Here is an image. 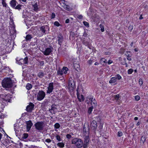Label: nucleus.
<instances>
[{
    "label": "nucleus",
    "instance_id": "1",
    "mask_svg": "<svg viewBox=\"0 0 148 148\" xmlns=\"http://www.w3.org/2000/svg\"><path fill=\"white\" fill-rule=\"evenodd\" d=\"M2 87L5 88H11L12 86L13 82L10 78H4L1 82Z\"/></svg>",
    "mask_w": 148,
    "mask_h": 148
},
{
    "label": "nucleus",
    "instance_id": "2",
    "mask_svg": "<svg viewBox=\"0 0 148 148\" xmlns=\"http://www.w3.org/2000/svg\"><path fill=\"white\" fill-rule=\"evenodd\" d=\"M72 144H74L77 148H81L83 146L84 143L83 140L80 138H75L72 139Z\"/></svg>",
    "mask_w": 148,
    "mask_h": 148
},
{
    "label": "nucleus",
    "instance_id": "3",
    "mask_svg": "<svg viewBox=\"0 0 148 148\" xmlns=\"http://www.w3.org/2000/svg\"><path fill=\"white\" fill-rule=\"evenodd\" d=\"M44 123L42 121L38 122L36 123L34 125L35 128L38 131H41L42 130L44 129Z\"/></svg>",
    "mask_w": 148,
    "mask_h": 148
},
{
    "label": "nucleus",
    "instance_id": "4",
    "mask_svg": "<svg viewBox=\"0 0 148 148\" xmlns=\"http://www.w3.org/2000/svg\"><path fill=\"white\" fill-rule=\"evenodd\" d=\"M45 93L42 90L39 91L37 95V99L38 101L42 100L45 97Z\"/></svg>",
    "mask_w": 148,
    "mask_h": 148
},
{
    "label": "nucleus",
    "instance_id": "5",
    "mask_svg": "<svg viewBox=\"0 0 148 148\" xmlns=\"http://www.w3.org/2000/svg\"><path fill=\"white\" fill-rule=\"evenodd\" d=\"M49 47L46 48L44 51H42L44 55L45 56L49 55L53 51V47L51 46H49Z\"/></svg>",
    "mask_w": 148,
    "mask_h": 148
},
{
    "label": "nucleus",
    "instance_id": "6",
    "mask_svg": "<svg viewBox=\"0 0 148 148\" xmlns=\"http://www.w3.org/2000/svg\"><path fill=\"white\" fill-rule=\"evenodd\" d=\"M69 70L65 66L61 70L59 69L57 71V74L59 75H62L63 73L66 74L67 73V72Z\"/></svg>",
    "mask_w": 148,
    "mask_h": 148
},
{
    "label": "nucleus",
    "instance_id": "7",
    "mask_svg": "<svg viewBox=\"0 0 148 148\" xmlns=\"http://www.w3.org/2000/svg\"><path fill=\"white\" fill-rule=\"evenodd\" d=\"M40 30L42 32L43 34H46L47 33V30L49 31V28L47 25H44L42 26L40 28Z\"/></svg>",
    "mask_w": 148,
    "mask_h": 148
},
{
    "label": "nucleus",
    "instance_id": "8",
    "mask_svg": "<svg viewBox=\"0 0 148 148\" xmlns=\"http://www.w3.org/2000/svg\"><path fill=\"white\" fill-rule=\"evenodd\" d=\"M69 89L70 90H73V87L75 85V82L74 80L71 77H70L69 79Z\"/></svg>",
    "mask_w": 148,
    "mask_h": 148
},
{
    "label": "nucleus",
    "instance_id": "9",
    "mask_svg": "<svg viewBox=\"0 0 148 148\" xmlns=\"http://www.w3.org/2000/svg\"><path fill=\"white\" fill-rule=\"evenodd\" d=\"M47 88L48 90L47 91V94H50L51 93L54 89L53 83V82L49 83Z\"/></svg>",
    "mask_w": 148,
    "mask_h": 148
},
{
    "label": "nucleus",
    "instance_id": "10",
    "mask_svg": "<svg viewBox=\"0 0 148 148\" xmlns=\"http://www.w3.org/2000/svg\"><path fill=\"white\" fill-rule=\"evenodd\" d=\"M34 106V104L33 103H30L26 107V111L29 112H31L33 110Z\"/></svg>",
    "mask_w": 148,
    "mask_h": 148
},
{
    "label": "nucleus",
    "instance_id": "11",
    "mask_svg": "<svg viewBox=\"0 0 148 148\" xmlns=\"http://www.w3.org/2000/svg\"><path fill=\"white\" fill-rule=\"evenodd\" d=\"M58 44L61 46L62 44V43L63 40L64 38L63 36H62L61 34H58Z\"/></svg>",
    "mask_w": 148,
    "mask_h": 148
},
{
    "label": "nucleus",
    "instance_id": "12",
    "mask_svg": "<svg viewBox=\"0 0 148 148\" xmlns=\"http://www.w3.org/2000/svg\"><path fill=\"white\" fill-rule=\"evenodd\" d=\"M26 124H27L26 129L27 131H29L32 126L33 124L31 121L29 120L26 121Z\"/></svg>",
    "mask_w": 148,
    "mask_h": 148
},
{
    "label": "nucleus",
    "instance_id": "13",
    "mask_svg": "<svg viewBox=\"0 0 148 148\" xmlns=\"http://www.w3.org/2000/svg\"><path fill=\"white\" fill-rule=\"evenodd\" d=\"M97 126V123L95 121L93 120L91 122L90 126L94 131L96 130Z\"/></svg>",
    "mask_w": 148,
    "mask_h": 148
},
{
    "label": "nucleus",
    "instance_id": "14",
    "mask_svg": "<svg viewBox=\"0 0 148 148\" xmlns=\"http://www.w3.org/2000/svg\"><path fill=\"white\" fill-rule=\"evenodd\" d=\"M82 43L84 45L86 46H87L89 49H91V48L90 47L91 45V43L86 41L85 40V38L83 39Z\"/></svg>",
    "mask_w": 148,
    "mask_h": 148
},
{
    "label": "nucleus",
    "instance_id": "15",
    "mask_svg": "<svg viewBox=\"0 0 148 148\" xmlns=\"http://www.w3.org/2000/svg\"><path fill=\"white\" fill-rule=\"evenodd\" d=\"M89 130V128L88 125L87 123L84 124L83 131L86 133H88Z\"/></svg>",
    "mask_w": 148,
    "mask_h": 148
},
{
    "label": "nucleus",
    "instance_id": "16",
    "mask_svg": "<svg viewBox=\"0 0 148 148\" xmlns=\"http://www.w3.org/2000/svg\"><path fill=\"white\" fill-rule=\"evenodd\" d=\"M89 141V138L88 136H85L84 138V145H88Z\"/></svg>",
    "mask_w": 148,
    "mask_h": 148
},
{
    "label": "nucleus",
    "instance_id": "17",
    "mask_svg": "<svg viewBox=\"0 0 148 148\" xmlns=\"http://www.w3.org/2000/svg\"><path fill=\"white\" fill-rule=\"evenodd\" d=\"M18 3L17 2L16 0H12L10 2L11 6L13 8H14L16 6V4Z\"/></svg>",
    "mask_w": 148,
    "mask_h": 148
},
{
    "label": "nucleus",
    "instance_id": "18",
    "mask_svg": "<svg viewBox=\"0 0 148 148\" xmlns=\"http://www.w3.org/2000/svg\"><path fill=\"white\" fill-rule=\"evenodd\" d=\"M0 97L4 100L10 102V99L8 98L7 95L5 94H0Z\"/></svg>",
    "mask_w": 148,
    "mask_h": 148
},
{
    "label": "nucleus",
    "instance_id": "19",
    "mask_svg": "<svg viewBox=\"0 0 148 148\" xmlns=\"http://www.w3.org/2000/svg\"><path fill=\"white\" fill-rule=\"evenodd\" d=\"M28 58L27 57L25 58L24 59H20L22 64H26L28 63Z\"/></svg>",
    "mask_w": 148,
    "mask_h": 148
},
{
    "label": "nucleus",
    "instance_id": "20",
    "mask_svg": "<svg viewBox=\"0 0 148 148\" xmlns=\"http://www.w3.org/2000/svg\"><path fill=\"white\" fill-rule=\"evenodd\" d=\"M59 2L63 7V6L66 5L67 4H69L68 2L64 0H61Z\"/></svg>",
    "mask_w": 148,
    "mask_h": 148
},
{
    "label": "nucleus",
    "instance_id": "21",
    "mask_svg": "<svg viewBox=\"0 0 148 148\" xmlns=\"http://www.w3.org/2000/svg\"><path fill=\"white\" fill-rule=\"evenodd\" d=\"M33 7L34 8V11L37 12L38 11V5L37 2L34 4L32 5Z\"/></svg>",
    "mask_w": 148,
    "mask_h": 148
},
{
    "label": "nucleus",
    "instance_id": "22",
    "mask_svg": "<svg viewBox=\"0 0 148 148\" xmlns=\"http://www.w3.org/2000/svg\"><path fill=\"white\" fill-rule=\"evenodd\" d=\"M9 142V140L8 139H4L3 138V140H1V143L4 145L9 144V143H10Z\"/></svg>",
    "mask_w": 148,
    "mask_h": 148
},
{
    "label": "nucleus",
    "instance_id": "23",
    "mask_svg": "<svg viewBox=\"0 0 148 148\" xmlns=\"http://www.w3.org/2000/svg\"><path fill=\"white\" fill-rule=\"evenodd\" d=\"M116 78L115 77H112L109 81L110 84H114L116 83Z\"/></svg>",
    "mask_w": 148,
    "mask_h": 148
},
{
    "label": "nucleus",
    "instance_id": "24",
    "mask_svg": "<svg viewBox=\"0 0 148 148\" xmlns=\"http://www.w3.org/2000/svg\"><path fill=\"white\" fill-rule=\"evenodd\" d=\"M23 6L22 5L20 4H18L16 6H15L14 8L15 9L18 10H20L22 8H23Z\"/></svg>",
    "mask_w": 148,
    "mask_h": 148
},
{
    "label": "nucleus",
    "instance_id": "25",
    "mask_svg": "<svg viewBox=\"0 0 148 148\" xmlns=\"http://www.w3.org/2000/svg\"><path fill=\"white\" fill-rule=\"evenodd\" d=\"M37 76L39 78H42L44 76V74L42 71H40L38 73Z\"/></svg>",
    "mask_w": 148,
    "mask_h": 148
},
{
    "label": "nucleus",
    "instance_id": "26",
    "mask_svg": "<svg viewBox=\"0 0 148 148\" xmlns=\"http://www.w3.org/2000/svg\"><path fill=\"white\" fill-rule=\"evenodd\" d=\"M75 69L77 71L80 70L79 68L80 67L79 65L78 64H74L73 65Z\"/></svg>",
    "mask_w": 148,
    "mask_h": 148
},
{
    "label": "nucleus",
    "instance_id": "27",
    "mask_svg": "<svg viewBox=\"0 0 148 148\" xmlns=\"http://www.w3.org/2000/svg\"><path fill=\"white\" fill-rule=\"evenodd\" d=\"M32 38V35L29 34L27 35L25 37L26 41H30V40Z\"/></svg>",
    "mask_w": 148,
    "mask_h": 148
},
{
    "label": "nucleus",
    "instance_id": "28",
    "mask_svg": "<svg viewBox=\"0 0 148 148\" xmlns=\"http://www.w3.org/2000/svg\"><path fill=\"white\" fill-rule=\"evenodd\" d=\"M121 96L119 94L114 95V98L116 101L120 100L121 99Z\"/></svg>",
    "mask_w": 148,
    "mask_h": 148
},
{
    "label": "nucleus",
    "instance_id": "29",
    "mask_svg": "<svg viewBox=\"0 0 148 148\" xmlns=\"http://www.w3.org/2000/svg\"><path fill=\"white\" fill-rule=\"evenodd\" d=\"M65 10L68 11H70L71 8L70 6L67 4L66 5L63 6V7Z\"/></svg>",
    "mask_w": 148,
    "mask_h": 148
},
{
    "label": "nucleus",
    "instance_id": "30",
    "mask_svg": "<svg viewBox=\"0 0 148 148\" xmlns=\"http://www.w3.org/2000/svg\"><path fill=\"white\" fill-rule=\"evenodd\" d=\"M32 85L29 83H28L26 86V87L27 89L28 90H29L31 89L32 88Z\"/></svg>",
    "mask_w": 148,
    "mask_h": 148
},
{
    "label": "nucleus",
    "instance_id": "31",
    "mask_svg": "<svg viewBox=\"0 0 148 148\" xmlns=\"http://www.w3.org/2000/svg\"><path fill=\"white\" fill-rule=\"evenodd\" d=\"M87 101H88V99L91 102L93 101V100L94 99L93 98V97L91 95H89L87 97Z\"/></svg>",
    "mask_w": 148,
    "mask_h": 148
},
{
    "label": "nucleus",
    "instance_id": "32",
    "mask_svg": "<svg viewBox=\"0 0 148 148\" xmlns=\"http://www.w3.org/2000/svg\"><path fill=\"white\" fill-rule=\"evenodd\" d=\"M55 106L56 105L54 104H53L52 105L51 109L49 110V111H50L51 113H52L53 112L51 111V110H53V112H54V111L55 110L57 109V108L55 107Z\"/></svg>",
    "mask_w": 148,
    "mask_h": 148
},
{
    "label": "nucleus",
    "instance_id": "33",
    "mask_svg": "<svg viewBox=\"0 0 148 148\" xmlns=\"http://www.w3.org/2000/svg\"><path fill=\"white\" fill-rule=\"evenodd\" d=\"M17 128H18V127L17 124H15L14 125V129L15 131L16 134L18 133L17 132L18 131L17 130H16L17 129Z\"/></svg>",
    "mask_w": 148,
    "mask_h": 148
},
{
    "label": "nucleus",
    "instance_id": "34",
    "mask_svg": "<svg viewBox=\"0 0 148 148\" xmlns=\"http://www.w3.org/2000/svg\"><path fill=\"white\" fill-rule=\"evenodd\" d=\"M93 108V106H92L89 107L88 109V112L89 114H90Z\"/></svg>",
    "mask_w": 148,
    "mask_h": 148
},
{
    "label": "nucleus",
    "instance_id": "35",
    "mask_svg": "<svg viewBox=\"0 0 148 148\" xmlns=\"http://www.w3.org/2000/svg\"><path fill=\"white\" fill-rule=\"evenodd\" d=\"M91 104L92 105V104L93 105H94V106H97V101L95 98L93 100V101L91 102Z\"/></svg>",
    "mask_w": 148,
    "mask_h": 148
},
{
    "label": "nucleus",
    "instance_id": "36",
    "mask_svg": "<svg viewBox=\"0 0 148 148\" xmlns=\"http://www.w3.org/2000/svg\"><path fill=\"white\" fill-rule=\"evenodd\" d=\"M57 145L58 146L60 147H64V144L62 143H59L57 144Z\"/></svg>",
    "mask_w": 148,
    "mask_h": 148
},
{
    "label": "nucleus",
    "instance_id": "37",
    "mask_svg": "<svg viewBox=\"0 0 148 148\" xmlns=\"http://www.w3.org/2000/svg\"><path fill=\"white\" fill-rule=\"evenodd\" d=\"M146 138L144 136H143L141 138L140 140L142 141L143 143H144L145 142Z\"/></svg>",
    "mask_w": 148,
    "mask_h": 148
},
{
    "label": "nucleus",
    "instance_id": "38",
    "mask_svg": "<svg viewBox=\"0 0 148 148\" xmlns=\"http://www.w3.org/2000/svg\"><path fill=\"white\" fill-rule=\"evenodd\" d=\"M116 78V80H117V79L118 80H120L121 79V76L119 74H117L116 75V77H115Z\"/></svg>",
    "mask_w": 148,
    "mask_h": 148
},
{
    "label": "nucleus",
    "instance_id": "39",
    "mask_svg": "<svg viewBox=\"0 0 148 148\" xmlns=\"http://www.w3.org/2000/svg\"><path fill=\"white\" fill-rule=\"evenodd\" d=\"M54 127L56 129H58L60 127V124L58 123H56L54 125Z\"/></svg>",
    "mask_w": 148,
    "mask_h": 148
},
{
    "label": "nucleus",
    "instance_id": "40",
    "mask_svg": "<svg viewBox=\"0 0 148 148\" xmlns=\"http://www.w3.org/2000/svg\"><path fill=\"white\" fill-rule=\"evenodd\" d=\"M28 134H27L24 133L23 135L22 138L23 139H26L28 137Z\"/></svg>",
    "mask_w": 148,
    "mask_h": 148
},
{
    "label": "nucleus",
    "instance_id": "41",
    "mask_svg": "<svg viewBox=\"0 0 148 148\" xmlns=\"http://www.w3.org/2000/svg\"><path fill=\"white\" fill-rule=\"evenodd\" d=\"M134 71V70L132 69H129L127 71V73L129 74H131Z\"/></svg>",
    "mask_w": 148,
    "mask_h": 148
},
{
    "label": "nucleus",
    "instance_id": "42",
    "mask_svg": "<svg viewBox=\"0 0 148 148\" xmlns=\"http://www.w3.org/2000/svg\"><path fill=\"white\" fill-rule=\"evenodd\" d=\"M56 138L57 140H58V141H60L61 140V138L60 137V136L58 135H57L56 136Z\"/></svg>",
    "mask_w": 148,
    "mask_h": 148
},
{
    "label": "nucleus",
    "instance_id": "43",
    "mask_svg": "<svg viewBox=\"0 0 148 148\" xmlns=\"http://www.w3.org/2000/svg\"><path fill=\"white\" fill-rule=\"evenodd\" d=\"M99 26L100 27L101 29V30L102 32H103L104 31V28L103 26L101 24H100L99 25Z\"/></svg>",
    "mask_w": 148,
    "mask_h": 148
},
{
    "label": "nucleus",
    "instance_id": "44",
    "mask_svg": "<svg viewBox=\"0 0 148 148\" xmlns=\"http://www.w3.org/2000/svg\"><path fill=\"white\" fill-rule=\"evenodd\" d=\"M83 23L84 25L87 27H89V24L86 21H84Z\"/></svg>",
    "mask_w": 148,
    "mask_h": 148
},
{
    "label": "nucleus",
    "instance_id": "45",
    "mask_svg": "<svg viewBox=\"0 0 148 148\" xmlns=\"http://www.w3.org/2000/svg\"><path fill=\"white\" fill-rule=\"evenodd\" d=\"M49 102V101L47 100H45L43 101V103L45 105H47L48 104Z\"/></svg>",
    "mask_w": 148,
    "mask_h": 148
},
{
    "label": "nucleus",
    "instance_id": "46",
    "mask_svg": "<svg viewBox=\"0 0 148 148\" xmlns=\"http://www.w3.org/2000/svg\"><path fill=\"white\" fill-rule=\"evenodd\" d=\"M54 25L57 27H59L60 25V24L57 21H55L54 23Z\"/></svg>",
    "mask_w": 148,
    "mask_h": 148
},
{
    "label": "nucleus",
    "instance_id": "47",
    "mask_svg": "<svg viewBox=\"0 0 148 148\" xmlns=\"http://www.w3.org/2000/svg\"><path fill=\"white\" fill-rule=\"evenodd\" d=\"M139 84L141 86L143 84V79L141 78H140L139 79Z\"/></svg>",
    "mask_w": 148,
    "mask_h": 148
},
{
    "label": "nucleus",
    "instance_id": "48",
    "mask_svg": "<svg viewBox=\"0 0 148 148\" xmlns=\"http://www.w3.org/2000/svg\"><path fill=\"white\" fill-rule=\"evenodd\" d=\"M2 3L3 7H7V4L6 3L4 2L3 0L2 1Z\"/></svg>",
    "mask_w": 148,
    "mask_h": 148
},
{
    "label": "nucleus",
    "instance_id": "49",
    "mask_svg": "<svg viewBox=\"0 0 148 148\" xmlns=\"http://www.w3.org/2000/svg\"><path fill=\"white\" fill-rule=\"evenodd\" d=\"M135 99L136 101H138L140 99V97L138 95H136L135 96Z\"/></svg>",
    "mask_w": 148,
    "mask_h": 148
},
{
    "label": "nucleus",
    "instance_id": "50",
    "mask_svg": "<svg viewBox=\"0 0 148 148\" xmlns=\"http://www.w3.org/2000/svg\"><path fill=\"white\" fill-rule=\"evenodd\" d=\"M122 135H123V133L122 132H120V131H119L118 132L117 136H119V137L121 136H122Z\"/></svg>",
    "mask_w": 148,
    "mask_h": 148
},
{
    "label": "nucleus",
    "instance_id": "51",
    "mask_svg": "<svg viewBox=\"0 0 148 148\" xmlns=\"http://www.w3.org/2000/svg\"><path fill=\"white\" fill-rule=\"evenodd\" d=\"M77 97L78 98V99L79 101L81 102V99H80L79 98V93L78 92V91H77Z\"/></svg>",
    "mask_w": 148,
    "mask_h": 148
},
{
    "label": "nucleus",
    "instance_id": "52",
    "mask_svg": "<svg viewBox=\"0 0 148 148\" xmlns=\"http://www.w3.org/2000/svg\"><path fill=\"white\" fill-rule=\"evenodd\" d=\"M56 15L54 13H52L51 15V19H53L55 17Z\"/></svg>",
    "mask_w": 148,
    "mask_h": 148
},
{
    "label": "nucleus",
    "instance_id": "53",
    "mask_svg": "<svg viewBox=\"0 0 148 148\" xmlns=\"http://www.w3.org/2000/svg\"><path fill=\"white\" fill-rule=\"evenodd\" d=\"M71 137V136L70 134H68L66 135V137L68 139H70Z\"/></svg>",
    "mask_w": 148,
    "mask_h": 148
},
{
    "label": "nucleus",
    "instance_id": "54",
    "mask_svg": "<svg viewBox=\"0 0 148 148\" xmlns=\"http://www.w3.org/2000/svg\"><path fill=\"white\" fill-rule=\"evenodd\" d=\"M133 29V27L132 25H130L128 28V29L130 31H131Z\"/></svg>",
    "mask_w": 148,
    "mask_h": 148
},
{
    "label": "nucleus",
    "instance_id": "55",
    "mask_svg": "<svg viewBox=\"0 0 148 148\" xmlns=\"http://www.w3.org/2000/svg\"><path fill=\"white\" fill-rule=\"evenodd\" d=\"M106 60L104 58H102L101 60V61L105 63H106Z\"/></svg>",
    "mask_w": 148,
    "mask_h": 148
},
{
    "label": "nucleus",
    "instance_id": "56",
    "mask_svg": "<svg viewBox=\"0 0 148 148\" xmlns=\"http://www.w3.org/2000/svg\"><path fill=\"white\" fill-rule=\"evenodd\" d=\"M51 140L50 139H47L45 140V142H46L48 143H50L51 142Z\"/></svg>",
    "mask_w": 148,
    "mask_h": 148
},
{
    "label": "nucleus",
    "instance_id": "57",
    "mask_svg": "<svg viewBox=\"0 0 148 148\" xmlns=\"http://www.w3.org/2000/svg\"><path fill=\"white\" fill-rule=\"evenodd\" d=\"M16 62L18 64H19V65H22V64H22V63L21 62V61H20V60H19L18 61L16 60Z\"/></svg>",
    "mask_w": 148,
    "mask_h": 148
},
{
    "label": "nucleus",
    "instance_id": "58",
    "mask_svg": "<svg viewBox=\"0 0 148 148\" xmlns=\"http://www.w3.org/2000/svg\"><path fill=\"white\" fill-rule=\"evenodd\" d=\"M130 57L131 56L129 55H128L127 56V59L129 60H131V58Z\"/></svg>",
    "mask_w": 148,
    "mask_h": 148
},
{
    "label": "nucleus",
    "instance_id": "59",
    "mask_svg": "<svg viewBox=\"0 0 148 148\" xmlns=\"http://www.w3.org/2000/svg\"><path fill=\"white\" fill-rule=\"evenodd\" d=\"M87 34L86 32L85 31L84 32V34H83V36L85 37H86V36H87Z\"/></svg>",
    "mask_w": 148,
    "mask_h": 148
},
{
    "label": "nucleus",
    "instance_id": "60",
    "mask_svg": "<svg viewBox=\"0 0 148 148\" xmlns=\"http://www.w3.org/2000/svg\"><path fill=\"white\" fill-rule=\"evenodd\" d=\"M81 99H81V101H84V96L83 95H81Z\"/></svg>",
    "mask_w": 148,
    "mask_h": 148
},
{
    "label": "nucleus",
    "instance_id": "61",
    "mask_svg": "<svg viewBox=\"0 0 148 148\" xmlns=\"http://www.w3.org/2000/svg\"><path fill=\"white\" fill-rule=\"evenodd\" d=\"M78 18L79 19H82L83 18V16L82 15H80L78 16Z\"/></svg>",
    "mask_w": 148,
    "mask_h": 148
},
{
    "label": "nucleus",
    "instance_id": "62",
    "mask_svg": "<svg viewBox=\"0 0 148 148\" xmlns=\"http://www.w3.org/2000/svg\"><path fill=\"white\" fill-rule=\"evenodd\" d=\"M69 21L70 20L69 19H67L65 21V23H69Z\"/></svg>",
    "mask_w": 148,
    "mask_h": 148
},
{
    "label": "nucleus",
    "instance_id": "63",
    "mask_svg": "<svg viewBox=\"0 0 148 148\" xmlns=\"http://www.w3.org/2000/svg\"><path fill=\"white\" fill-rule=\"evenodd\" d=\"M113 62L112 61L110 60H109L108 61V64H111Z\"/></svg>",
    "mask_w": 148,
    "mask_h": 148
},
{
    "label": "nucleus",
    "instance_id": "64",
    "mask_svg": "<svg viewBox=\"0 0 148 148\" xmlns=\"http://www.w3.org/2000/svg\"><path fill=\"white\" fill-rule=\"evenodd\" d=\"M141 123V121H139L138 123H137L136 124V125L137 126L139 125H140Z\"/></svg>",
    "mask_w": 148,
    "mask_h": 148
}]
</instances>
